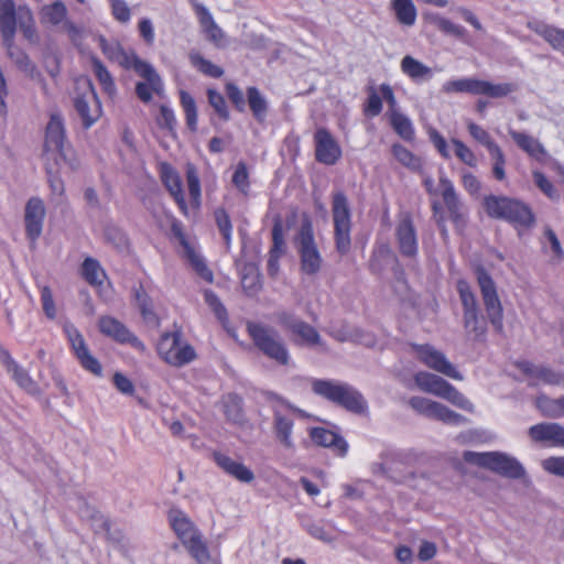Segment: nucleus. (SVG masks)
Returning a JSON list of instances; mask_svg holds the SVG:
<instances>
[{
  "label": "nucleus",
  "instance_id": "nucleus-39",
  "mask_svg": "<svg viewBox=\"0 0 564 564\" xmlns=\"http://www.w3.org/2000/svg\"><path fill=\"white\" fill-rule=\"evenodd\" d=\"M67 19V8L63 1L57 0L46 4L41 9V22L43 24L58 25L65 23Z\"/></svg>",
  "mask_w": 564,
  "mask_h": 564
},
{
  "label": "nucleus",
  "instance_id": "nucleus-61",
  "mask_svg": "<svg viewBox=\"0 0 564 564\" xmlns=\"http://www.w3.org/2000/svg\"><path fill=\"white\" fill-rule=\"evenodd\" d=\"M39 288L43 312L48 319H54L56 317L57 311L52 290L47 285H40Z\"/></svg>",
  "mask_w": 564,
  "mask_h": 564
},
{
  "label": "nucleus",
  "instance_id": "nucleus-10",
  "mask_svg": "<svg viewBox=\"0 0 564 564\" xmlns=\"http://www.w3.org/2000/svg\"><path fill=\"white\" fill-rule=\"evenodd\" d=\"M417 358L429 368L436 372H440L451 379L463 381L464 376L457 368L448 360V358L441 350L434 346L425 345H413Z\"/></svg>",
  "mask_w": 564,
  "mask_h": 564
},
{
  "label": "nucleus",
  "instance_id": "nucleus-40",
  "mask_svg": "<svg viewBox=\"0 0 564 564\" xmlns=\"http://www.w3.org/2000/svg\"><path fill=\"white\" fill-rule=\"evenodd\" d=\"M80 273L85 281L93 286L101 285L106 279V272L99 261L91 257L85 258L82 263Z\"/></svg>",
  "mask_w": 564,
  "mask_h": 564
},
{
  "label": "nucleus",
  "instance_id": "nucleus-25",
  "mask_svg": "<svg viewBox=\"0 0 564 564\" xmlns=\"http://www.w3.org/2000/svg\"><path fill=\"white\" fill-rule=\"evenodd\" d=\"M518 368L528 377L529 383L532 386L540 383L557 386L564 381L561 373L543 365H534L523 360L518 362Z\"/></svg>",
  "mask_w": 564,
  "mask_h": 564
},
{
  "label": "nucleus",
  "instance_id": "nucleus-18",
  "mask_svg": "<svg viewBox=\"0 0 564 564\" xmlns=\"http://www.w3.org/2000/svg\"><path fill=\"white\" fill-rule=\"evenodd\" d=\"M278 321L285 329L300 338V344L315 346L321 343L318 332L310 324L297 318L294 314L281 312L278 314Z\"/></svg>",
  "mask_w": 564,
  "mask_h": 564
},
{
  "label": "nucleus",
  "instance_id": "nucleus-63",
  "mask_svg": "<svg viewBox=\"0 0 564 564\" xmlns=\"http://www.w3.org/2000/svg\"><path fill=\"white\" fill-rule=\"evenodd\" d=\"M112 17L121 22L128 23L131 19V10L124 0H108Z\"/></svg>",
  "mask_w": 564,
  "mask_h": 564
},
{
  "label": "nucleus",
  "instance_id": "nucleus-56",
  "mask_svg": "<svg viewBox=\"0 0 564 564\" xmlns=\"http://www.w3.org/2000/svg\"><path fill=\"white\" fill-rule=\"evenodd\" d=\"M189 555L197 564H221L217 556H213L205 541H202L189 551Z\"/></svg>",
  "mask_w": 564,
  "mask_h": 564
},
{
  "label": "nucleus",
  "instance_id": "nucleus-62",
  "mask_svg": "<svg viewBox=\"0 0 564 564\" xmlns=\"http://www.w3.org/2000/svg\"><path fill=\"white\" fill-rule=\"evenodd\" d=\"M533 178L535 185L552 200L560 198L558 192L554 188L553 184L546 178V176L540 172H533Z\"/></svg>",
  "mask_w": 564,
  "mask_h": 564
},
{
  "label": "nucleus",
  "instance_id": "nucleus-32",
  "mask_svg": "<svg viewBox=\"0 0 564 564\" xmlns=\"http://www.w3.org/2000/svg\"><path fill=\"white\" fill-rule=\"evenodd\" d=\"M99 330L119 343H138V339L129 332V329L112 316H101L99 318Z\"/></svg>",
  "mask_w": 564,
  "mask_h": 564
},
{
  "label": "nucleus",
  "instance_id": "nucleus-41",
  "mask_svg": "<svg viewBox=\"0 0 564 564\" xmlns=\"http://www.w3.org/2000/svg\"><path fill=\"white\" fill-rule=\"evenodd\" d=\"M535 405L546 417L558 419L564 416V397L551 399L542 394L536 398Z\"/></svg>",
  "mask_w": 564,
  "mask_h": 564
},
{
  "label": "nucleus",
  "instance_id": "nucleus-36",
  "mask_svg": "<svg viewBox=\"0 0 564 564\" xmlns=\"http://www.w3.org/2000/svg\"><path fill=\"white\" fill-rule=\"evenodd\" d=\"M195 11L198 17L200 26L208 39L216 45H220L224 39V32L215 22L209 10L204 4L197 3L195 4Z\"/></svg>",
  "mask_w": 564,
  "mask_h": 564
},
{
  "label": "nucleus",
  "instance_id": "nucleus-46",
  "mask_svg": "<svg viewBox=\"0 0 564 564\" xmlns=\"http://www.w3.org/2000/svg\"><path fill=\"white\" fill-rule=\"evenodd\" d=\"M188 58L193 67H195L198 72L208 77L219 78L224 75V70L221 67L206 59L197 51H191L188 54Z\"/></svg>",
  "mask_w": 564,
  "mask_h": 564
},
{
  "label": "nucleus",
  "instance_id": "nucleus-22",
  "mask_svg": "<svg viewBox=\"0 0 564 564\" xmlns=\"http://www.w3.org/2000/svg\"><path fill=\"white\" fill-rule=\"evenodd\" d=\"M529 435L535 443L549 447H564V426L558 423H539L529 429Z\"/></svg>",
  "mask_w": 564,
  "mask_h": 564
},
{
  "label": "nucleus",
  "instance_id": "nucleus-2",
  "mask_svg": "<svg viewBox=\"0 0 564 564\" xmlns=\"http://www.w3.org/2000/svg\"><path fill=\"white\" fill-rule=\"evenodd\" d=\"M312 390L317 395L339 404L350 412L361 414L368 409L361 393L348 383L316 379L312 383Z\"/></svg>",
  "mask_w": 564,
  "mask_h": 564
},
{
  "label": "nucleus",
  "instance_id": "nucleus-44",
  "mask_svg": "<svg viewBox=\"0 0 564 564\" xmlns=\"http://www.w3.org/2000/svg\"><path fill=\"white\" fill-rule=\"evenodd\" d=\"M390 124L395 133L405 141H412L415 135V130L411 119L404 113L393 112L389 117Z\"/></svg>",
  "mask_w": 564,
  "mask_h": 564
},
{
  "label": "nucleus",
  "instance_id": "nucleus-38",
  "mask_svg": "<svg viewBox=\"0 0 564 564\" xmlns=\"http://www.w3.org/2000/svg\"><path fill=\"white\" fill-rule=\"evenodd\" d=\"M19 25L22 31L24 37L31 42H37V32L35 28V22L33 18V13L30 8L25 6H20L15 8V26Z\"/></svg>",
  "mask_w": 564,
  "mask_h": 564
},
{
  "label": "nucleus",
  "instance_id": "nucleus-60",
  "mask_svg": "<svg viewBox=\"0 0 564 564\" xmlns=\"http://www.w3.org/2000/svg\"><path fill=\"white\" fill-rule=\"evenodd\" d=\"M452 144L455 148L456 156L466 165L470 167L477 166V158L475 153L460 140L452 139Z\"/></svg>",
  "mask_w": 564,
  "mask_h": 564
},
{
  "label": "nucleus",
  "instance_id": "nucleus-26",
  "mask_svg": "<svg viewBox=\"0 0 564 564\" xmlns=\"http://www.w3.org/2000/svg\"><path fill=\"white\" fill-rule=\"evenodd\" d=\"M65 129L63 119L59 115H52L46 127L45 134V151L57 152L59 156L67 159V154L64 152L65 148Z\"/></svg>",
  "mask_w": 564,
  "mask_h": 564
},
{
  "label": "nucleus",
  "instance_id": "nucleus-27",
  "mask_svg": "<svg viewBox=\"0 0 564 564\" xmlns=\"http://www.w3.org/2000/svg\"><path fill=\"white\" fill-rule=\"evenodd\" d=\"M441 196L454 223L458 224L463 217V204L455 191L454 184L444 172L440 173Z\"/></svg>",
  "mask_w": 564,
  "mask_h": 564
},
{
  "label": "nucleus",
  "instance_id": "nucleus-4",
  "mask_svg": "<svg viewBox=\"0 0 564 564\" xmlns=\"http://www.w3.org/2000/svg\"><path fill=\"white\" fill-rule=\"evenodd\" d=\"M248 333L253 340L254 346L268 358L274 360L279 365H289V350L278 334L271 327H267L257 323L248 324Z\"/></svg>",
  "mask_w": 564,
  "mask_h": 564
},
{
  "label": "nucleus",
  "instance_id": "nucleus-20",
  "mask_svg": "<svg viewBox=\"0 0 564 564\" xmlns=\"http://www.w3.org/2000/svg\"><path fill=\"white\" fill-rule=\"evenodd\" d=\"M427 393L442 398L453 405L469 413L475 411L474 404L462 392H459L453 384L437 375L433 379V383Z\"/></svg>",
  "mask_w": 564,
  "mask_h": 564
},
{
  "label": "nucleus",
  "instance_id": "nucleus-8",
  "mask_svg": "<svg viewBox=\"0 0 564 564\" xmlns=\"http://www.w3.org/2000/svg\"><path fill=\"white\" fill-rule=\"evenodd\" d=\"M409 404L417 413L433 420L443 422L444 424L459 426L468 422L462 414L454 412L446 405L433 401L424 397H412Z\"/></svg>",
  "mask_w": 564,
  "mask_h": 564
},
{
  "label": "nucleus",
  "instance_id": "nucleus-16",
  "mask_svg": "<svg viewBox=\"0 0 564 564\" xmlns=\"http://www.w3.org/2000/svg\"><path fill=\"white\" fill-rule=\"evenodd\" d=\"M74 106L86 129L90 128L99 119L101 115L100 101L89 80L87 82L86 91L75 97Z\"/></svg>",
  "mask_w": 564,
  "mask_h": 564
},
{
  "label": "nucleus",
  "instance_id": "nucleus-11",
  "mask_svg": "<svg viewBox=\"0 0 564 564\" xmlns=\"http://www.w3.org/2000/svg\"><path fill=\"white\" fill-rule=\"evenodd\" d=\"M63 330L80 366L95 376L100 377L102 375V367L98 359L90 354L80 332L69 322L64 323Z\"/></svg>",
  "mask_w": 564,
  "mask_h": 564
},
{
  "label": "nucleus",
  "instance_id": "nucleus-58",
  "mask_svg": "<svg viewBox=\"0 0 564 564\" xmlns=\"http://www.w3.org/2000/svg\"><path fill=\"white\" fill-rule=\"evenodd\" d=\"M467 128H468L470 135L476 141H478L484 147H486L489 152L494 151V149L499 148V145L495 141H492L489 133L485 129H482L480 126H478L474 122H469Z\"/></svg>",
  "mask_w": 564,
  "mask_h": 564
},
{
  "label": "nucleus",
  "instance_id": "nucleus-5",
  "mask_svg": "<svg viewBox=\"0 0 564 564\" xmlns=\"http://www.w3.org/2000/svg\"><path fill=\"white\" fill-rule=\"evenodd\" d=\"M332 214L336 249L339 253L345 254L351 245V212L347 196L343 192L333 194Z\"/></svg>",
  "mask_w": 564,
  "mask_h": 564
},
{
  "label": "nucleus",
  "instance_id": "nucleus-3",
  "mask_svg": "<svg viewBox=\"0 0 564 564\" xmlns=\"http://www.w3.org/2000/svg\"><path fill=\"white\" fill-rule=\"evenodd\" d=\"M463 457L468 464L487 468L507 478L519 479L525 475L522 464L516 457L502 452L478 453L466 451Z\"/></svg>",
  "mask_w": 564,
  "mask_h": 564
},
{
  "label": "nucleus",
  "instance_id": "nucleus-15",
  "mask_svg": "<svg viewBox=\"0 0 564 564\" xmlns=\"http://www.w3.org/2000/svg\"><path fill=\"white\" fill-rule=\"evenodd\" d=\"M171 231L173 236L178 240L180 245L184 249L185 257L189 261L196 273L204 279L206 282L212 283L214 280L213 272L208 269L203 257L195 251L189 245L183 230V225L176 218H172Z\"/></svg>",
  "mask_w": 564,
  "mask_h": 564
},
{
  "label": "nucleus",
  "instance_id": "nucleus-45",
  "mask_svg": "<svg viewBox=\"0 0 564 564\" xmlns=\"http://www.w3.org/2000/svg\"><path fill=\"white\" fill-rule=\"evenodd\" d=\"M91 69L98 79L100 86L104 91L108 95H113L116 93V85L113 78L104 63L95 55L90 56Z\"/></svg>",
  "mask_w": 564,
  "mask_h": 564
},
{
  "label": "nucleus",
  "instance_id": "nucleus-54",
  "mask_svg": "<svg viewBox=\"0 0 564 564\" xmlns=\"http://www.w3.org/2000/svg\"><path fill=\"white\" fill-rule=\"evenodd\" d=\"M392 153L402 165L412 171H419L422 167L421 159L401 144H394Z\"/></svg>",
  "mask_w": 564,
  "mask_h": 564
},
{
  "label": "nucleus",
  "instance_id": "nucleus-59",
  "mask_svg": "<svg viewBox=\"0 0 564 564\" xmlns=\"http://www.w3.org/2000/svg\"><path fill=\"white\" fill-rule=\"evenodd\" d=\"M232 184L243 195L248 194L250 187L249 173L243 162L237 164L232 175Z\"/></svg>",
  "mask_w": 564,
  "mask_h": 564
},
{
  "label": "nucleus",
  "instance_id": "nucleus-57",
  "mask_svg": "<svg viewBox=\"0 0 564 564\" xmlns=\"http://www.w3.org/2000/svg\"><path fill=\"white\" fill-rule=\"evenodd\" d=\"M217 227L223 235L227 247H230L232 225L228 213L224 208H217L214 213Z\"/></svg>",
  "mask_w": 564,
  "mask_h": 564
},
{
  "label": "nucleus",
  "instance_id": "nucleus-14",
  "mask_svg": "<svg viewBox=\"0 0 564 564\" xmlns=\"http://www.w3.org/2000/svg\"><path fill=\"white\" fill-rule=\"evenodd\" d=\"M133 69L145 82H139L135 85V94L143 102H149L152 99L153 93L161 95L164 89L162 78L155 68L147 61H140Z\"/></svg>",
  "mask_w": 564,
  "mask_h": 564
},
{
  "label": "nucleus",
  "instance_id": "nucleus-23",
  "mask_svg": "<svg viewBox=\"0 0 564 564\" xmlns=\"http://www.w3.org/2000/svg\"><path fill=\"white\" fill-rule=\"evenodd\" d=\"M395 237L400 252L405 257H414L417 253V238L410 215H402L397 224Z\"/></svg>",
  "mask_w": 564,
  "mask_h": 564
},
{
  "label": "nucleus",
  "instance_id": "nucleus-47",
  "mask_svg": "<svg viewBox=\"0 0 564 564\" xmlns=\"http://www.w3.org/2000/svg\"><path fill=\"white\" fill-rule=\"evenodd\" d=\"M457 291L463 305V315L479 313L476 295L465 280L457 282Z\"/></svg>",
  "mask_w": 564,
  "mask_h": 564
},
{
  "label": "nucleus",
  "instance_id": "nucleus-13",
  "mask_svg": "<svg viewBox=\"0 0 564 564\" xmlns=\"http://www.w3.org/2000/svg\"><path fill=\"white\" fill-rule=\"evenodd\" d=\"M299 253L301 258V269L305 274L313 275L321 270L323 259L314 241L310 225L301 228L299 236Z\"/></svg>",
  "mask_w": 564,
  "mask_h": 564
},
{
  "label": "nucleus",
  "instance_id": "nucleus-42",
  "mask_svg": "<svg viewBox=\"0 0 564 564\" xmlns=\"http://www.w3.org/2000/svg\"><path fill=\"white\" fill-rule=\"evenodd\" d=\"M464 328L469 339L482 341L486 338V323L479 313L463 315Z\"/></svg>",
  "mask_w": 564,
  "mask_h": 564
},
{
  "label": "nucleus",
  "instance_id": "nucleus-28",
  "mask_svg": "<svg viewBox=\"0 0 564 564\" xmlns=\"http://www.w3.org/2000/svg\"><path fill=\"white\" fill-rule=\"evenodd\" d=\"M1 364L21 389L31 394L37 393L39 388L35 381L31 378L29 372L11 357L9 351L1 352Z\"/></svg>",
  "mask_w": 564,
  "mask_h": 564
},
{
  "label": "nucleus",
  "instance_id": "nucleus-6",
  "mask_svg": "<svg viewBox=\"0 0 564 564\" xmlns=\"http://www.w3.org/2000/svg\"><path fill=\"white\" fill-rule=\"evenodd\" d=\"M181 333H165L158 343V351L160 356L172 366H183L195 359L194 348L183 343Z\"/></svg>",
  "mask_w": 564,
  "mask_h": 564
},
{
  "label": "nucleus",
  "instance_id": "nucleus-37",
  "mask_svg": "<svg viewBox=\"0 0 564 564\" xmlns=\"http://www.w3.org/2000/svg\"><path fill=\"white\" fill-rule=\"evenodd\" d=\"M509 134L517 145L533 159L542 161L546 156L544 147L533 137L513 129H509Z\"/></svg>",
  "mask_w": 564,
  "mask_h": 564
},
{
  "label": "nucleus",
  "instance_id": "nucleus-50",
  "mask_svg": "<svg viewBox=\"0 0 564 564\" xmlns=\"http://www.w3.org/2000/svg\"><path fill=\"white\" fill-rule=\"evenodd\" d=\"M181 106L185 113V120L191 131L197 130V107L195 99L185 90L180 91Z\"/></svg>",
  "mask_w": 564,
  "mask_h": 564
},
{
  "label": "nucleus",
  "instance_id": "nucleus-30",
  "mask_svg": "<svg viewBox=\"0 0 564 564\" xmlns=\"http://www.w3.org/2000/svg\"><path fill=\"white\" fill-rule=\"evenodd\" d=\"M214 460L225 473L241 482L250 484L254 479V474L250 468L224 453H214Z\"/></svg>",
  "mask_w": 564,
  "mask_h": 564
},
{
  "label": "nucleus",
  "instance_id": "nucleus-53",
  "mask_svg": "<svg viewBox=\"0 0 564 564\" xmlns=\"http://www.w3.org/2000/svg\"><path fill=\"white\" fill-rule=\"evenodd\" d=\"M248 102L257 120L262 121L267 112V100L258 88L249 87L247 91Z\"/></svg>",
  "mask_w": 564,
  "mask_h": 564
},
{
  "label": "nucleus",
  "instance_id": "nucleus-17",
  "mask_svg": "<svg viewBox=\"0 0 564 564\" xmlns=\"http://www.w3.org/2000/svg\"><path fill=\"white\" fill-rule=\"evenodd\" d=\"M45 215V205L40 197H31L26 202L24 208L25 235L32 243L42 235Z\"/></svg>",
  "mask_w": 564,
  "mask_h": 564
},
{
  "label": "nucleus",
  "instance_id": "nucleus-34",
  "mask_svg": "<svg viewBox=\"0 0 564 564\" xmlns=\"http://www.w3.org/2000/svg\"><path fill=\"white\" fill-rule=\"evenodd\" d=\"M401 72L415 83L430 80L433 77V70L419 59L411 55H405L400 63Z\"/></svg>",
  "mask_w": 564,
  "mask_h": 564
},
{
  "label": "nucleus",
  "instance_id": "nucleus-64",
  "mask_svg": "<svg viewBox=\"0 0 564 564\" xmlns=\"http://www.w3.org/2000/svg\"><path fill=\"white\" fill-rule=\"evenodd\" d=\"M207 95L210 106L215 109L218 116L224 120H228L229 112L224 96L214 89H209Z\"/></svg>",
  "mask_w": 564,
  "mask_h": 564
},
{
  "label": "nucleus",
  "instance_id": "nucleus-48",
  "mask_svg": "<svg viewBox=\"0 0 564 564\" xmlns=\"http://www.w3.org/2000/svg\"><path fill=\"white\" fill-rule=\"evenodd\" d=\"M134 299L140 308L143 319L149 324H158V316L153 311L152 300L142 285L134 290Z\"/></svg>",
  "mask_w": 564,
  "mask_h": 564
},
{
  "label": "nucleus",
  "instance_id": "nucleus-9",
  "mask_svg": "<svg viewBox=\"0 0 564 564\" xmlns=\"http://www.w3.org/2000/svg\"><path fill=\"white\" fill-rule=\"evenodd\" d=\"M0 33L12 62L24 73L33 75L36 69L35 65L31 62L28 54L14 44L15 13L0 19Z\"/></svg>",
  "mask_w": 564,
  "mask_h": 564
},
{
  "label": "nucleus",
  "instance_id": "nucleus-21",
  "mask_svg": "<svg viewBox=\"0 0 564 564\" xmlns=\"http://www.w3.org/2000/svg\"><path fill=\"white\" fill-rule=\"evenodd\" d=\"M161 180L169 193L174 198L184 216H188V207L183 192V183L177 171L169 163L160 165Z\"/></svg>",
  "mask_w": 564,
  "mask_h": 564
},
{
  "label": "nucleus",
  "instance_id": "nucleus-7",
  "mask_svg": "<svg viewBox=\"0 0 564 564\" xmlns=\"http://www.w3.org/2000/svg\"><path fill=\"white\" fill-rule=\"evenodd\" d=\"M476 274L488 318L495 329L501 333L503 329V313L496 284L485 269L478 268Z\"/></svg>",
  "mask_w": 564,
  "mask_h": 564
},
{
  "label": "nucleus",
  "instance_id": "nucleus-24",
  "mask_svg": "<svg viewBox=\"0 0 564 564\" xmlns=\"http://www.w3.org/2000/svg\"><path fill=\"white\" fill-rule=\"evenodd\" d=\"M97 41L104 55L123 68L131 69L142 61L134 52H126L117 41L109 42L104 35H98Z\"/></svg>",
  "mask_w": 564,
  "mask_h": 564
},
{
  "label": "nucleus",
  "instance_id": "nucleus-35",
  "mask_svg": "<svg viewBox=\"0 0 564 564\" xmlns=\"http://www.w3.org/2000/svg\"><path fill=\"white\" fill-rule=\"evenodd\" d=\"M389 7L402 26L411 28L415 24L417 10L412 0H390Z\"/></svg>",
  "mask_w": 564,
  "mask_h": 564
},
{
  "label": "nucleus",
  "instance_id": "nucleus-51",
  "mask_svg": "<svg viewBox=\"0 0 564 564\" xmlns=\"http://www.w3.org/2000/svg\"><path fill=\"white\" fill-rule=\"evenodd\" d=\"M430 21L437 26V29L445 33L458 37L460 40H465L466 37V29L459 24L452 22L451 20L441 17L440 14L430 15Z\"/></svg>",
  "mask_w": 564,
  "mask_h": 564
},
{
  "label": "nucleus",
  "instance_id": "nucleus-52",
  "mask_svg": "<svg viewBox=\"0 0 564 564\" xmlns=\"http://www.w3.org/2000/svg\"><path fill=\"white\" fill-rule=\"evenodd\" d=\"M241 285L249 294H256L261 288L260 273L253 264H247L242 269Z\"/></svg>",
  "mask_w": 564,
  "mask_h": 564
},
{
  "label": "nucleus",
  "instance_id": "nucleus-33",
  "mask_svg": "<svg viewBox=\"0 0 564 564\" xmlns=\"http://www.w3.org/2000/svg\"><path fill=\"white\" fill-rule=\"evenodd\" d=\"M294 422L290 416L276 411L273 416V432L278 442L286 449L293 451L295 443L293 440Z\"/></svg>",
  "mask_w": 564,
  "mask_h": 564
},
{
  "label": "nucleus",
  "instance_id": "nucleus-55",
  "mask_svg": "<svg viewBox=\"0 0 564 564\" xmlns=\"http://www.w3.org/2000/svg\"><path fill=\"white\" fill-rule=\"evenodd\" d=\"M186 181L189 197L195 208L200 206V181L194 165L188 164L186 169Z\"/></svg>",
  "mask_w": 564,
  "mask_h": 564
},
{
  "label": "nucleus",
  "instance_id": "nucleus-12",
  "mask_svg": "<svg viewBox=\"0 0 564 564\" xmlns=\"http://www.w3.org/2000/svg\"><path fill=\"white\" fill-rule=\"evenodd\" d=\"M167 518L171 528L186 551L204 541L202 532L182 510L171 509Z\"/></svg>",
  "mask_w": 564,
  "mask_h": 564
},
{
  "label": "nucleus",
  "instance_id": "nucleus-43",
  "mask_svg": "<svg viewBox=\"0 0 564 564\" xmlns=\"http://www.w3.org/2000/svg\"><path fill=\"white\" fill-rule=\"evenodd\" d=\"M480 80L481 79L476 78L451 79L443 84L442 90L446 94L467 93L471 95H479Z\"/></svg>",
  "mask_w": 564,
  "mask_h": 564
},
{
  "label": "nucleus",
  "instance_id": "nucleus-29",
  "mask_svg": "<svg viewBox=\"0 0 564 564\" xmlns=\"http://www.w3.org/2000/svg\"><path fill=\"white\" fill-rule=\"evenodd\" d=\"M312 441L319 446L330 448L336 455L344 457L348 452L346 440L324 427H312L310 430Z\"/></svg>",
  "mask_w": 564,
  "mask_h": 564
},
{
  "label": "nucleus",
  "instance_id": "nucleus-1",
  "mask_svg": "<svg viewBox=\"0 0 564 564\" xmlns=\"http://www.w3.org/2000/svg\"><path fill=\"white\" fill-rule=\"evenodd\" d=\"M484 207L491 218L503 219L516 227L529 228L535 221L531 208L516 198L489 195L484 199Z\"/></svg>",
  "mask_w": 564,
  "mask_h": 564
},
{
  "label": "nucleus",
  "instance_id": "nucleus-19",
  "mask_svg": "<svg viewBox=\"0 0 564 564\" xmlns=\"http://www.w3.org/2000/svg\"><path fill=\"white\" fill-rule=\"evenodd\" d=\"M316 160L326 165L335 164L341 156V149L328 130L319 128L315 135Z\"/></svg>",
  "mask_w": 564,
  "mask_h": 564
},
{
  "label": "nucleus",
  "instance_id": "nucleus-31",
  "mask_svg": "<svg viewBox=\"0 0 564 564\" xmlns=\"http://www.w3.org/2000/svg\"><path fill=\"white\" fill-rule=\"evenodd\" d=\"M527 26L542 36L553 50L564 54V29L550 25L539 20L529 21Z\"/></svg>",
  "mask_w": 564,
  "mask_h": 564
},
{
  "label": "nucleus",
  "instance_id": "nucleus-49",
  "mask_svg": "<svg viewBox=\"0 0 564 564\" xmlns=\"http://www.w3.org/2000/svg\"><path fill=\"white\" fill-rule=\"evenodd\" d=\"M517 90V86L512 83L494 84L487 80H480L479 95L490 98H502Z\"/></svg>",
  "mask_w": 564,
  "mask_h": 564
}]
</instances>
